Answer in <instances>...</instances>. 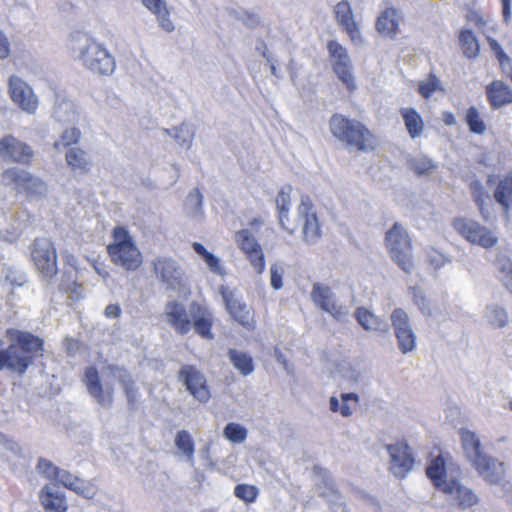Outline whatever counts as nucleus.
Segmentation results:
<instances>
[{
	"label": "nucleus",
	"instance_id": "1",
	"mask_svg": "<svg viewBox=\"0 0 512 512\" xmlns=\"http://www.w3.org/2000/svg\"><path fill=\"white\" fill-rule=\"evenodd\" d=\"M5 336L9 345L0 350V371L7 369L21 376L36 360L44 357L45 341L42 337L16 328H8Z\"/></svg>",
	"mask_w": 512,
	"mask_h": 512
},
{
	"label": "nucleus",
	"instance_id": "2",
	"mask_svg": "<svg viewBox=\"0 0 512 512\" xmlns=\"http://www.w3.org/2000/svg\"><path fill=\"white\" fill-rule=\"evenodd\" d=\"M291 186L282 187L276 197L278 220L281 228L294 234L301 227L303 241L307 244L316 243L322 236L321 224L316 208L309 195H302L296 208L297 222L289 218L291 206Z\"/></svg>",
	"mask_w": 512,
	"mask_h": 512
},
{
	"label": "nucleus",
	"instance_id": "3",
	"mask_svg": "<svg viewBox=\"0 0 512 512\" xmlns=\"http://www.w3.org/2000/svg\"><path fill=\"white\" fill-rule=\"evenodd\" d=\"M164 315L168 324L180 335H186L194 328L200 337L207 340L214 338V315L207 306L197 301L190 303L188 311L182 303L169 301L165 305Z\"/></svg>",
	"mask_w": 512,
	"mask_h": 512
},
{
	"label": "nucleus",
	"instance_id": "4",
	"mask_svg": "<svg viewBox=\"0 0 512 512\" xmlns=\"http://www.w3.org/2000/svg\"><path fill=\"white\" fill-rule=\"evenodd\" d=\"M451 459L449 453H440L430 459L426 467V476L433 487L452 498L454 504L461 510L477 505L479 498L476 493L462 485L456 478L447 479V463Z\"/></svg>",
	"mask_w": 512,
	"mask_h": 512
},
{
	"label": "nucleus",
	"instance_id": "5",
	"mask_svg": "<svg viewBox=\"0 0 512 512\" xmlns=\"http://www.w3.org/2000/svg\"><path fill=\"white\" fill-rule=\"evenodd\" d=\"M331 134L345 147L357 152L368 153L376 149V135L361 121L335 113L330 117Z\"/></svg>",
	"mask_w": 512,
	"mask_h": 512
},
{
	"label": "nucleus",
	"instance_id": "6",
	"mask_svg": "<svg viewBox=\"0 0 512 512\" xmlns=\"http://www.w3.org/2000/svg\"><path fill=\"white\" fill-rule=\"evenodd\" d=\"M385 247L391 260L405 273L415 269L413 243L406 229L398 222L385 233Z\"/></svg>",
	"mask_w": 512,
	"mask_h": 512
},
{
	"label": "nucleus",
	"instance_id": "7",
	"mask_svg": "<svg viewBox=\"0 0 512 512\" xmlns=\"http://www.w3.org/2000/svg\"><path fill=\"white\" fill-rule=\"evenodd\" d=\"M112 237L113 242L107 246V253L112 262L128 271L139 268L142 264V255L128 230L123 226H116Z\"/></svg>",
	"mask_w": 512,
	"mask_h": 512
},
{
	"label": "nucleus",
	"instance_id": "8",
	"mask_svg": "<svg viewBox=\"0 0 512 512\" xmlns=\"http://www.w3.org/2000/svg\"><path fill=\"white\" fill-rule=\"evenodd\" d=\"M30 260L46 280L58 274V255L54 242L47 237H36L29 246Z\"/></svg>",
	"mask_w": 512,
	"mask_h": 512
},
{
	"label": "nucleus",
	"instance_id": "9",
	"mask_svg": "<svg viewBox=\"0 0 512 512\" xmlns=\"http://www.w3.org/2000/svg\"><path fill=\"white\" fill-rule=\"evenodd\" d=\"M452 226L468 242L483 248H492L498 242V237L492 230L475 220L456 217Z\"/></svg>",
	"mask_w": 512,
	"mask_h": 512
},
{
	"label": "nucleus",
	"instance_id": "10",
	"mask_svg": "<svg viewBox=\"0 0 512 512\" xmlns=\"http://www.w3.org/2000/svg\"><path fill=\"white\" fill-rule=\"evenodd\" d=\"M80 58L88 70L99 75H111L116 68L114 57L96 41H91L84 47Z\"/></svg>",
	"mask_w": 512,
	"mask_h": 512
},
{
	"label": "nucleus",
	"instance_id": "11",
	"mask_svg": "<svg viewBox=\"0 0 512 512\" xmlns=\"http://www.w3.org/2000/svg\"><path fill=\"white\" fill-rule=\"evenodd\" d=\"M327 49L331 58L332 69L339 80L346 86L349 92H354L357 88L356 81L352 72L350 57L346 48L335 40L327 43Z\"/></svg>",
	"mask_w": 512,
	"mask_h": 512
},
{
	"label": "nucleus",
	"instance_id": "12",
	"mask_svg": "<svg viewBox=\"0 0 512 512\" xmlns=\"http://www.w3.org/2000/svg\"><path fill=\"white\" fill-rule=\"evenodd\" d=\"M3 178L13 185L18 193H24L27 197L43 195L46 191L45 183L32 173L17 167L7 168L3 172Z\"/></svg>",
	"mask_w": 512,
	"mask_h": 512
},
{
	"label": "nucleus",
	"instance_id": "13",
	"mask_svg": "<svg viewBox=\"0 0 512 512\" xmlns=\"http://www.w3.org/2000/svg\"><path fill=\"white\" fill-rule=\"evenodd\" d=\"M386 449L390 457V472L397 478H405L415 464V456L407 440H398L394 444L387 445Z\"/></svg>",
	"mask_w": 512,
	"mask_h": 512
},
{
	"label": "nucleus",
	"instance_id": "14",
	"mask_svg": "<svg viewBox=\"0 0 512 512\" xmlns=\"http://www.w3.org/2000/svg\"><path fill=\"white\" fill-rule=\"evenodd\" d=\"M221 296L225 309L232 320L246 330L253 331L256 327L254 310L226 287L221 288Z\"/></svg>",
	"mask_w": 512,
	"mask_h": 512
},
{
	"label": "nucleus",
	"instance_id": "15",
	"mask_svg": "<svg viewBox=\"0 0 512 512\" xmlns=\"http://www.w3.org/2000/svg\"><path fill=\"white\" fill-rule=\"evenodd\" d=\"M0 158L5 162L29 166L33 161L34 151L13 135H5L0 139Z\"/></svg>",
	"mask_w": 512,
	"mask_h": 512
},
{
	"label": "nucleus",
	"instance_id": "16",
	"mask_svg": "<svg viewBox=\"0 0 512 512\" xmlns=\"http://www.w3.org/2000/svg\"><path fill=\"white\" fill-rule=\"evenodd\" d=\"M179 380L186 390L201 403H206L211 398L210 388L203 373L193 365H184L178 373Z\"/></svg>",
	"mask_w": 512,
	"mask_h": 512
},
{
	"label": "nucleus",
	"instance_id": "17",
	"mask_svg": "<svg viewBox=\"0 0 512 512\" xmlns=\"http://www.w3.org/2000/svg\"><path fill=\"white\" fill-rule=\"evenodd\" d=\"M390 319L400 351L403 354L413 351L416 346V337L407 312L402 308H396L391 313Z\"/></svg>",
	"mask_w": 512,
	"mask_h": 512
},
{
	"label": "nucleus",
	"instance_id": "18",
	"mask_svg": "<svg viewBox=\"0 0 512 512\" xmlns=\"http://www.w3.org/2000/svg\"><path fill=\"white\" fill-rule=\"evenodd\" d=\"M83 382L88 393L101 406H111L114 400V388L101 381L100 374L95 366H88L85 369Z\"/></svg>",
	"mask_w": 512,
	"mask_h": 512
},
{
	"label": "nucleus",
	"instance_id": "19",
	"mask_svg": "<svg viewBox=\"0 0 512 512\" xmlns=\"http://www.w3.org/2000/svg\"><path fill=\"white\" fill-rule=\"evenodd\" d=\"M236 242L257 274L264 272L266 263L261 245L247 229L236 232Z\"/></svg>",
	"mask_w": 512,
	"mask_h": 512
},
{
	"label": "nucleus",
	"instance_id": "20",
	"mask_svg": "<svg viewBox=\"0 0 512 512\" xmlns=\"http://www.w3.org/2000/svg\"><path fill=\"white\" fill-rule=\"evenodd\" d=\"M9 92L11 99L21 109L28 113H34L38 107V100L32 89L19 77L11 76L9 80Z\"/></svg>",
	"mask_w": 512,
	"mask_h": 512
},
{
	"label": "nucleus",
	"instance_id": "21",
	"mask_svg": "<svg viewBox=\"0 0 512 512\" xmlns=\"http://www.w3.org/2000/svg\"><path fill=\"white\" fill-rule=\"evenodd\" d=\"M154 270L168 288L180 290L185 286L183 272L174 260L159 258L154 261Z\"/></svg>",
	"mask_w": 512,
	"mask_h": 512
},
{
	"label": "nucleus",
	"instance_id": "22",
	"mask_svg": "<svg viewBox=\"0 0 512 512\" xmlns=\"http://www.w3.org/2000/svg\"><path fill=\"white\" fill-rule=\"evenodd\" d=\"M311 298L321 310L340 319L344 315L342 306L338 305L331 288L321 283H315L311 292Z\"/></svg>",
	"mask_w": 512,
	"mask_h": 512
},
{
	"label": "nucleus",
	"instance_id": "23",
	"mask_svg": "<svg viewBox=\"0 0 512 512\" xmlns=\"http://www.w3.org/2000/svg\"><path fill=\"white\" fill-rule=\"evenodd\" d=\"M472 465L488 483L497 484L504 479L506 470L503 462L484 454L478 456L472 462Z\"/></svg>",
	"mask_w": 512,
	"mask_h": 512
},
{
	"label": "nucleus",
	"instance_id": "24",
	"mask_svg": "<svg viewBox=\"0 0 512 512\" xmlns=\"http://www.w3.org/2000/svg\"><path fill=\"white\" fill-rule=\"evenodd\" d=\"M338 25L347 33L352 42H361L360 29L354 19L353 11L348 1H340L334 7Z\"/></svg>",
	"mask_w": 512,
	"mask_h": 512
},
{
	"label": "nucleus",
	"instance_id": "25",
	"mask_svg": "<svg viewBox=\"0 0 512 512\" xmlns=\"http://www.w3.org/2000/svg\"><path fill=\"white\" fill-rule=\"evenodd\" d=\"M487 102L492 110L512 104V88L502 80H493L485 87Z\"/></svg>",
	"mask_w": 512,
	"mask_h": 512
},
{
	"label": "nucleus",
	"instance_id": "26",
	"mask_svg": "<svg viewBox=\"0 0 512 512\" xmlns=\"http://www.w3.org/2000/svg\"><path fill=\"white\" fill-rule=\"evenodd\" d=\"M493 198L501 206L504 213H512V171L498 178L493 191Z\"/></svg>",
	"mask_w": 512,
	"mask_h": 512
},
{
	"label": "nucleus",
	"instance_id": "27",
	"mask_svg": "<svg viewBox=\"0 0 512 512\" xmlns=\"http://www.w3.org/2000/svg\"><path fill=\"white\" fill-rule=\"evenodd\" d=\"M472 199L476 204L481 216L484 219H488L490 216V210L493 206V200L484 186V184L478 179H472L468 184Z\"/></svg>",
	"mask_w": 512,
	"mask_h": 512
},
{
	"label": "nucleus",
	"instance_id": "28",
	"mask_svg": "<svg viewBox=\"0 0 512 512\" xmlns=\"http://www.w3.org/2000/svg\"><path fill=\"white\" fill-rule=\"evenodd\" d=\"M107 370L118 380L123 388L128 404L134 407L137 402V387L132 375L124 367L108 365Z\"/></svg>",
	"mask_w": 512,
	"mask_h": 512
},
{
	"label": "nucleus",
	"instance_id": "29",
	"mask_svg": "<svg viewBox=\"0 0 512 512\" xmlns=\"http://www.w3.org/2000/svg\"><path fill=\"white\" fill-rule=\"evenodd\" d=\"M39 499L45 512H66L68 509L65 495L53 492L48 485L41 489Z\"/></svg>",
	"mask_w": 512,
	"mask_h": 512
},
{
	"label": "nucleus",
	"instance_id": "30",
	"mask_svg": "<svg viewBox=\"0 0 512 512\" xmlns=\"http://www.w3.org/2000/svg\"><path fill=\"white\" fill-rule=\"evenodd\" d=\"M400 115L405 128L412 139L418 138L424 131V120L415 108L405 107L400 109Z\"/></svg>",
	"mask_w": 512,
	"mask_h": 512
},
{
	"label": "nucleus",
	"instance_id": "31",
	"mask_svg": "<svg viewBox=\"0 0 512 512\" xmlns=\"http://www.w3.org/2000/svg\"><path fill=\"white\" fill-rule=\"evenodd\" d=\"M399 15L395 8H386L378 17L376 28L384 36L394 37L398 32Z\"/></svg>",
	"mask_w": 512,
	"mask_h": 512
},
{
	"label": "nucleus",
	"instance_id": "32",
	"mask_svg": "<svg viewBox=\"0 0 512 512\" xmlns=\"http://www.w3.org/2000/svg\"><path fill=\"white\" fill-rule=\"evenodd\" d=\"M462 448L471 462L478 456H483L481 441L475 432L462 428L459 431Z\"/></svg>",
	"mask_w": 512,
	"mask_h": 512
},
{
	"label": "nucleus",
	"instance_id": "33",
	"mask_svg": "<svg viewBox=\"0 0 512 512\" xmlns=\"http://www.w3.org/2000/svg\"><path fill=\"white\" fill-rule=\"evenodd\" d=\"M144 6L156 15L161 28L167 32L174 30V25L169 18L170 12L165 0H142Z\"/></svg>",
	"mask_w": 512,
	"mask_h": 512
},
{
	"label": "nucleus",
	"instance_id": "34",
	"mask_svg": "<svg viewBox=\"0 0 512 512\" xmlns=\"http://www.w3.org/2000/svg\"><path fill=\"white\" fill-rule=\"evenodd\" d=\"M464 122L472 134L483 135L487 131V123L483 113L474 105L469 106L464 114Z\"/></svg>",
	"mask_w": 512,
	"mask_h": 512
},
{
	"label": "nucleus",
	"instance_id": "35",
	"mask_svg": "<svg viewBox=\"0 0 512 512\" xmlns=\"http://www.w3.org/2000/svg\"><path fill=\"white\" fill-rule=\"evenodd\" d=\"M354 316L358 324L367 331L384 330V322L365 307H358Z\"/></svg>",
	"mask_w": 512,
	"mask_h": 512
},
{
	"label": "nucleus",
	"instance_id": "36",
	"mask_svg": "<svg viewBox=\"0 0 512 512\" xmlns=\"http://www.w3.org/2000/svg\"><path fill=\"white\" fill-rule=\"evenodd\" d=\"M458 39L460 48L467 58L474 59L479 55L480 45L476 36L471 30L462 29L459 32Z\"/></svg>",
	"mask_w": 512,
	"mask_h": 512
},
{
	"label": "nucleus",
	"instance_id": "37",
	"mask_svg": "<svg viewBox=\"0 0 512 512\" xmlns=\"http://www.w3.org/2000/svg\"><path fill=\"white\" fill-rule=\"evenodd\" d=\"M66 162L74 171L88 173L90 170V161L86 152L80 148H70L65 155Z\"/></svg>",
	"mask_w": 512,
	"mask_h": 512
},
{
	"label": "nucleus",
	"instance_id": "38",
	"mask_svg": "<svg viewBox=\"0 0 512 512\" xmlns=\"http://www.w3.org/2000/svg\"><path fill=\"white\" fill-rule=\"evenodd\" d=\"M228 356L233 366L244 376L251 374L254 370V364L252 357L245 353L237 351L236 349H230Z\"/></svg>",
	"mask_w": 512,
	"mask_h": 512
},
{
	"label": "nucleus",
	"instance_id": "39",
	"mask_svg": "<svg viewBox=\"0 0 512 512\" xmlns=\"http://www.w3.org/2000/svg\"><path fill=\"white\" fill-rule=\"evenodd\" d=\"M487 42L494 52L501 71L510 79L512 75V59L504 52L500 44L492 37H487Z\"/></svg>",
	"mask_w": 512,
	"mask_h": 512
},
{
	"label": "nucleus",
	"instance_id": "40",
	"mask_svg": "<svg viewBox=\"0 0 512 512\" xmlns=\"http://www.w3.org/2000/svg\"><path fill=\"white\" fill-rule=\"evenodd\" d=\"M175 445L189 460H193L195 445L192 436L187 430H180L177 432Z\"/></svg>",
	"mask_w": 512,
	"mask_h": 512
},
{
	"label": "nucleus",
	"instance_id": "41",
	"mask_svg": "<svg viewBox=\"0 0 512 512\" xmlns=\"http://www.w3.org/2000/svg\"><path fill=\"white\" fill-rule=\"evenodd\" d=\"M71 491L75 492L77 495L83 498L93 499L97 495L99 488L95 481L84 480L78 477Z\"/></svg>",
	"mask_w": 512,
	"mask_h": 512
},
{
	"label": "nucleus",
	"instance_id": "42",
	"mask_svg": "<svg viewBox=\"0 0 512 512\" xmlns=\"http://www.w3.org/2000/svg\"><path fill=\"white\" fill-rule=\"evenodd\" d=\"M441 82L438 77L430 73L426 81H421L418 84V93L425 99H428L436 91H442Z\"/></svg>",
	"mask_w": 512,
	"mask_h": 512
},
{
	"label": "nucleus",
	"instance_id": "43",
	"mask_svg": "<svg viewBox=\"0 0 512 512\" xmlns=\"http://www.w3.org/2000/svg\"><path fill=\"white\" fill-rule=\"evenodd\" d=\"M234 495L245 503H253L259 495V490L255 485L238 484L234 488Z\"/></svg>",
	"mask_w": 512,
	"mask_h": 512
},
{
	"label": "nucleus",
	"instance_id": "44",
	"mask_svg": "<svg viewBox=\"0 0 512 512\" xmlns=\"http://www.w3.org/2000/svg\"><path fill=\"white\" fill-rule=\"evenodd\" d=\"M192 247H193L194 251L203 258V260L206 262L208 267L213 272L218 273L221 271L219 259L216 256H214L212 253L207 251V249L201 243L194 242Z\"/></svg>",
	"mask_w": 512,
	"mask_h": 512
},
{
	"label": "nucleus",
	"instance_id": "45",
	"mask_svg": "<svg viewBox=\"0 0 512 512\" xmlns=\"http://www.w3.org/2000/svg\"><path fill=\"white\" fill-rule=\"evenodd\" d=\"M224 436L232 443H242L247 438V430L237 423H228L224 428Z\"/></svg>",
	"mask_w": 512,
	"mask_h": 512
},
{
	"label": "nucleus",
	"instance_id": "46",
	"mask_svg": "<svg viewBox=\"0 0 512 512\" xmlns=\"http://www.w3.org/2000/svg\"><path fill=\"white\" fill-rule=\"evenodd\" d=\"M81 288V284L77 282L75 273L65 270L62 274L59 284V290L70 293H77Z\"/></svg>",
	"mask_w": 512,
	"mask_h": 512
},
{
	"label": "nucleus",
	"instance_id": "47",
	"mask_svg": "<svg viewBox=\"0 0 512 512\" xmlns=\"http://www.w3.org/2000/svg\"><path fill=\"white\" fill-rule=\"evenodd\" d=\"M81 137V132L78 128H68L65 129L60 137V143L56 142L54 144L55 148H58L61 144L64 147L71 146L73 144H77Z\"/></svg>",
	"mask_w": 512,
	"mask_h": 512
},
{
	"label": "nucleus",
	"instance_id": "48",
	"mask_svg": "<svg viewBox=\"0 0 512 512\" xmlns=\"http://www.w3.org/2000/svg\"><path fill=\"white\" fill-rule=\"evenodd\" d=\"M435 167L434 163L426 157L415 159L411 163L413 172L419 176L428 175L435 169Z\"/></svg>",
	"mask_w": 512,
	"mask_h": 512
},
{
	"label": "nucleus",
	"instance_id": "49",
	"mask_svg": "<svg viewBox=\"0 0 512 512\" xmlns=\"http://www.w3.org/2000/svg\"><path fill=\"white\" fill-rule=\"evenodd\" d=\"M38 471L49 480H55L60 468L56 467L51 461L40 458L37 464Z\"/></svg>",
	"mask_w": 512,
	"mask_h": 512
},
{
	"label": "nucleus",
	"instance_id": "50",
	"mask_svg": "<svg viewBox=\"0 0 512 512\" xmlns=\"http://www.w3.org/2000/svg\"><path fill=\"white\" fill-rule=\"evenodd\" d=\"M342 404L340 405V414L343 417H349L353 413V408L350 403L354 406L358 403L359 397L356 393H344L341 395Z\"/></svg>",
	"mask_w": 512,
	"mask_h": 512
},
{
	"label": "nucleus",
	"instance_id": "51",
	"mask_svg": "<svg viewBox=\"0 0 512 512\" xmlns=\"http://www.w3.org/2000/svg\"><path fill=\"white\" fill-rule=\"evenodd\" d=\"M507 313L503 308L495 307L491 310L490 322L494 327L502 328L507 324Z\"/></svg>",
	"mask_w": 512,
	"mask_h": 512
},
{
	"label": "nucleus",
	"instance_id": "52",
	"mask_svg": "<svg viewBox=\"0 0 512 512\" xmlns=\"http://www.w3.org/2000/svg\"><path fill=\"white\" fill-rule=\"evenodd\" d=\"M78 479L77 476L71 474L70 472L60 469L58 472V475L56 479L54 480L57 484L62 485L68 490H71L72 487L75 485L76 480Z\"/></svg>",
	"mask_w": 512,
	"mask_h": 512
},
{
	"label": "nucleus",
	"instance_id": "53",
	"mask_svg": "<svg viewBox=\"0 0 512 512\" xmlns=\"http://www.w3.org/2000/svg\"><path fill=\"white\" fill-rule=\"evenodd\" d=\"M500 271L503 273L502 281L505 287L512 293V261L508 258L503 259Z\"/></svg>",
	"mask_w": 512,
	"mask_h": 512
},
{
	"label": "nucleus",
	"instance_id": "54",
	"mask_svg": "<svg viewBox=\"0 0 512 512\" xmlns=\"http://www.w3.org/2000/svg\"><path fill=\"white\" fill-rule=\"evenodd\" d=\"M271 273V286L278 290L282 288L283 282H282V276H283V269L278 266L277 264H273L270 268Z\"/></svg>",
	"mask_w": 512,
	"mask_h": 512
},
{
	"label": "nucleus",
	"instance_id": "55",
	"mask_svg": "<svg viewBox=\"0 0 512 512\" xmlns=\"http://www.w3.org/2000/svg\"><path fill=\"white\" fill-rule=\"evenodd\" d=\"M411 291L414 303L420 308L422 312L428 311L429 305L422 292L417 287H412Z\"/></svg>",
	"mask_w": 512,
	"mask_h": 512
},
{
	"label": "nucleus",
	"instance_id": "56",
	"mask_svg": "<svg viewBox=\"0 0 512 512\" xmlns=\"http://www.w3.org/2000/svg\"><path fill=\"white\" fill-rule=\"evenodd\" d=\"M411 291L414 303L420 308L422 312L428 311L429 305L422 292L417 287H412Z\"/></svg>",
	"mask_w": 512,
	"mask_h": 512
},
{
	"label": "nucleus",
	"instance_id": "57",
	"mask_svg": "<svg viewBox=\"0 0 512 512\" xmlns=\"http://www.w3.org/2000/svg\"><path fill=\"white\" fill-rule=\"evenodd\" d=\"M10 54V45L7 37L0 31V59H5Z\"/></svg>",
	"mask_w": 512,
	"mask_h": 512
},
{
	"label": "nucleus",
	"instance_id": "58",
	"mask_svg": "<svg viewBox=\"0 0 512 512\" xmlns=\"http://www.w3.org/2000/svg\"><path fill=\"white\" fill-rule=\"evenodd\" d=\"M104 315L110 319L118 318L121 315V308L118 304H109L104 310Z\"/></svg>",
	"mask_w": 512,
	"mask_h": 512
},
{
	"label": "nucleus",
	"instance_id": "59",
	"mask_svg": "<svg viewBox=\"0 0 512 512\" xmlns=\"http://www.w3.org/2000/svg\"><path fill=\"white\" fill-rule=\"evenodd\" d=\"M504 22L508 23L511 18V1L501 0Z\"/></svg>",
	"mask_w": 512,
	"mask_h": 512
},
{
	"label": "nucleus",
	"instance_id": "60",
	"mask_svg": "<svg viewBox=\"0 0 512 512\" xmlns=\"http://www.w3.org/2000/svg\"><path fill=\"white\" fill-rule=\"evenodd\" d=\"M444 123L448 126H452L456 123L455 116L452 112H444L442 115Z\"/></svg>",
	"mask_w": 512,
	"mask_h": 512
},
{
	"label": "nucleus",
	"instance_id": "61",
	"mask_svg": "<svg viewBox=\"0 0 512 512\" xmlns=\"http://www.w3.org/2000/svg\"><path fill=\"white\" fill-rule=\"evenodd\" d=\"M329 404H330V410L332 412H340V404H339V401L336 397H331L330 398V401H329Z\"/></svg>",
	"mask_w": 512,
	"mask_h": 512
},
{
	"label": "nucleus",
	"instance_id": "62",
	"mask_svg": "<svg viewBox=\"0 0 512 512\" xmlns=\"http://www.w3.org/2000/svg\"><path fill=\"white\" fill-rule=\"evenodd\" d=\"M68 261H69V264H70L72 270L76 273L77 272V265L75 263L76 261H75L74 256H70Z\"/></svg>",
	"mask_w": 512,
	"mask_h": 512
},
{
	"label": "nucleus",
	"instance_id": "63",
	"mask_svg": "<svg viewBox=\"0 0 512 512\" xmlns=\"http://www.w3.org/2000/svg\"><path fill=\"white\" fill-rule=\"evenodd\" d=\"M509 408L512 410V401L509 402Z\"/></svg>",
	"mask_w": 512,
	"mask_h": 512
},
{
	"label": "nucleus",
	"instance_id": "64",
	"mask_svg": "<svg viewBox=\"0 0 512 512\" xmlns=\"http://www.w3.org/2000/svg\"><path fill=\"white\" fill-rule=\"evenodd\" d=\"M510 81L512 82V75H511V77H510Z\"/></svg>",
	"mask_w": 512,
	"mask_h": 512
}]
</instances>
